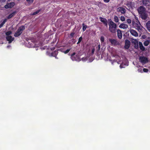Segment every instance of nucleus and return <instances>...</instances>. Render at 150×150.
I'll list each match as a JSON object with an SVG mask.
<instances>
[{
    "mask_svg": "<svg viewBox=\"0 0 150 150\" xmlns=\"http://www.w3.org/2000/svg\"><path fill=\"white\" fill-rule=\"evenodd\" d=\"M149 44V41L147 40L144 41V45L145 46H147Z\"/></svg>",
    "mask_w": 150,
    "mask_h": 150,
    "instance_id": "nucleus-26",
    "label": "nucleus"
},
{
    "mask_svg": "<svg viewBox=\"0 0 150 150\" xmlns=\"http://www.w3.org/2000/svg\"><path fill=\"white\" fill-rule=\"evenodd\" d=\"M117 35L118 38L120 39L122 37V31L119 29L117 30Z\"/></svg>",
    "mask_w": 150,
    "mask_h": 150,
    "instance_id": "nucleus-12",
    "label": "nucleus"
},
{
    "mask_svg": "<svg viewBox=\"0 0 150 150\" xmlns=\"http://www.w3.org/2000/svg\"><path fill=\"white\" fill-rule=\"evenodd\" d=\"M16 13H17V12H16V11H14L13 12V13H11V14H9L7 18L8 19H9L12 18V17H13L15 15V14H16Z\"/></svg>",
    "mask_w": 150,
    "mask_h": 150,
    "instance_id": "nucleus-17",
    "label": "nucleus"
},
{
    "mask_svg": "<svg viewBox=\"0 0 150 150\" xmlns=\"http://www.w3.org/2000/svg\"><path fill=\"white\" fill-rule=\"evenodd\" d=\"M74 35H75L74 32L71 33H70V38H73L74 36Z\"/></svg>",
    "mask_w": 150,
    "mask_h": 150,
    "instance_id": "nucleus-32",
    "label": "nucleus"
},
{
    "mask_svg": "<svg viewBox=\"0 0 150 150\" xmlns=\"http://www.w3.org/2000/svg\"><path fill=\"white\" fill-rule=\"evenodd\" d=\"M120 19L122 21H123L125 20V18L124 16H121L120 17Z\"/></svg>",
    "mask_w": 150,
    "mask_h": 150,
    "instance_id": "nucleus-31",
    "label": "nucleus"
},
{
    "mask_svg": "<svg viewBox=\"0 0 150 150\" xmlns=\"http://www.w3.org/2000/svg\"><path fill=\"white\" fill-rule=\"evenodd\" d=\"M120 67H121V68H122L123 67H122V65L121 64L120 65Z\"/></svg>",
    "mask_w": 150,
    "mask_h": 150,
    "instance_id": "nucleus-43",
    "label": "nucleus"
},
{
    "mask_svg": "<svg viewBox=\"0 0 150 150\" xmlns=\"http://www.w3.org/2000/svg\"><path fill=\"white\" fill-rule=\"evenodd\" d=\"M130 45V42L128 40H126L125 41V45L124 47L125 49H128Z\"/></svg>",
    "mask_w": 150,
    "mask_h": 150,
    "instance_id": "nucleus-11",
    "label": "nucleus"
},
{
    "mask_svg": "<svg viewBox=\"0 0 150 150\" xmlns=\"http://www.w3.org/2000/svg\"><path fill=\"white\" fill-rule=\"evenodd\" d=\"M140 14L141 17L142 19L144 20H145L146 19L147 16L145 13H145H141Z\"/></svg>",
    "mask_w": 150,
    "mask_h": 150,
    "instance_id": "nucleus-19",
    "label": "nucleus"
},
{
    "mask_svg": "<svg viewBox=\"0 0 150 150\" xmlns=\"http://www.w3.org/2000/svg\"><path fill=\"white\" fill-rule=\"evenodd\" d=\"M75 52H73L71 55V58L73 61H79L80 60V59L79 56L77 54L75 55Z\"/></svg>",
    "mask_w": 150,
    "mask_h": 150,
    "instance_id": "nucleus-4",
    "label": "nucleus"
},
{
    "mask_svg": "<svg viewBox=\"0 0 150 150\" xmlns=\"http://www.w3.org/2000/svg\"><path fill=\"white\" fill-rule=\"evenodd\" d=\"M130 32L131 34L132 35L135 37H137L138 36V34L136 30L133 29H130Z\"/></svg>",
    "mask_w": 150,
    "mask_h": 150,
    "instance_id": "nucleus-13",
    "label": "nucleus"
},
{
    "mask_svg": "<svg viewBox=\"0 0 150 150\" xmlns=\"http://www.w3.org/2000/svg\"><path fill=\"white\" fill-rule=\"evenodd\" d=\"M34 0H26V1L27 2L29 5H30V4L33 3Z\"/></svg>",
    "mask_w": 150,
    "mask_h": 150,
    "instance_id": "nucleus-24",
    "label": "nucleus"
},
{
    "mask_svg": "<svg viewBox=\"0 0 150 150\" xmlns=\"http://www.w3.org/2000/svg\"><path fill=\"white\" fill-rule=\"evenodd\" d=\"M95 51V49L94 48V47H93V48L92 49V50L91 55H92L94 54Z\"/></svg>",
    "mask_w": 150,
    "mask_h": 150,
    "instance_id": "nucleus-33",
    "label": "nucleus"
},
{
    "mask_svg": "<svg viewBox=\"0 0 150 150\" xmlns=\"http://www.w3.org/2000/svg\"><path fill=\"white\" fill-rule=\"evenodd\" d=\"M100 45H99L98 46V50H99L100 49Z\"/></svg>",
    "mask_w": 150,
    "mask_h": 150,
    "instance_id": "nucleus-40",
    "label": "nucleus"
},
{
    "mask_svg": "<svg viewBox=\"0 0 150 150\" xmlns=\"http://www.w3.org/2000/svg\"><path fill=\"white\" fill-rule=\"evenodd\" d=\"M25 27L24 25H21L19 28L15 33L14 36L16 37L19 36L21 35L23 31L25 30Z\"/></svg>",
    "mask_w": 150,
    "mask_h": 150,
    "instance_id": "nucleus-3",
    "label": "nucleus"
},
{
    "mask_svg": "<svg viewBox=\"0 0 150 150\" xmlns=\"http://www.w3.org/2000/svg\"><path fill=\"white\" fill-rule=\"evenodd\" d=\"M132 27L141 32L142 30L143 27L141 25L138 19L136 20V21H132Z\"/></svg>",
    "mask_w": 150,
    "mask_h": 150,
    "instance_id": "nucleus-1",
    "label": "nucleus"
},
{
    "mask_svg": "<svg viewBox=\"0 0 150 150\" xmlns=\"http://www.w3.org/2000/svg\"><path fill=\"white\" fill-rule=\"evenodd\" d=\"M12 33V32L11 31H7L6 33V35L7 36H10Z\"/></svg>",
    "mask_w": 150,
    "mask_h": 150,
    "instance_id": "nucleus-27",
    "label": "nucleus"
},
{
    "mask_svg": "<svg viewBox=\"0 0 150 150\" xmlns=\"http://www.w3.org/2000/svg\"><path fill=\"white\" fill-rule=\"evenodd\" d=\"M82 37L81 36V37H79V39L78 42L77 43V44H79L81 42V41L82 40Z\"/></svg>",
    "mask_w": 150,
    "mask_h": 150,
    "instance_id": "nucleus-30",
    "label": "nucleus"
},
{
    "mask_svg": "<svg viewBox=\"0 0 150 150\" xmlns=\"http://www.w3.org/2000/svg\"><path fill=\"white\" fill-rule=\"evenodd\" d=\"M103 1L107 3L110 1V0H103Z\"/></svg>",
    "mask_w": 150,
    "mask_h": 150,
    "instance_id": "nucleus-38",
    "label": "nucleus"
},
{
    "mask_svg": "<svg viewBox=\"0 0 150 150\" xmlns=\"http://www.w3.org/2000/svg\"><path fill=\"white\" fill-rule=\"evenodd\" d=\"M114 21L116 23H117L119 21V19L117 16H115L114 17Z\"/></svg>",
    "mask_w": 150,
    "mask_h": 150,
    "instance_id": "nucleus-22",
    "label": "nucleus"
},
{
    "mask_svg": "<svg viewBox=\"0 0 150 150\" xmlns=\"http://www.w3.org/2000/svg\"><path fill=\"white\" fill-rule=\"evenodd\" d=\"M109 41L110 42L112 45H115L117 44V41L115 39L109 38Z\"/></svg>",
    "mask_w": 150,
    "mask_h": 150,
    "instance_id": "nucleus-10",
    "label": "nucleus"
},
{
    "mask_svg": "<svg viewBox=\"0 0 150 150\" xmlns=\"http://www.w3.org/2000/svg\"><path fill=\"white\" fill-rule=\"evenodd\" d=\"M108 25L109 26V29L110 32L112 33H115L117 28L116 24L111 20L108 23Z\"/></svg>",
    "mask_w": 150,
    "mask_h": 150,
    "instance_id": "nucleus-2",
    "label": "nucleus"
},
{
    "mask_svg": "<svg viewBox=\"0 0 150 150\" xmlns=\"http://www.w3.org/2000/svg\"><path fill=\"white\" fill-rule=\"evenodd\" d=\"M6 21V19H4L3 22L0 24V28L3 26Z\"/></svg>",
    "mask_w": 150,
    "mask_h": 150,
    "instance_id": "nucleus-25",
    "label": "nucleus"
},
{
    "mask_svg": "<svg viewBox=\"0 0 150 150\" xmlns=\"http://www.w3.org/2000/svg\"><path fill=\"white\" fill-rule=\"evenodd\" d=\"M140 62L142 64H145L148 62V58L144 56H141L139 58Z\"/></svg>",
    "mask_w": 150,
    "mask_h": 150,
    "instance_id": "nucleus-5",
    "label": "nucleus"
},
{
    "mask_svg": "<svg viewBox=\"0 0 150 150\" xmlns=\"http://www.w3.org/2000/svg\"><path fill=\"white\" fill-rule=\"evenodd\" d=\"M58 54V52L57 51L55 50L54 52L51 53L52 56L55 57L57 59V56Z\"/></svg>",
    "mask_w": 150,
    "mask_h": 150,
    "instance_id": "nucleus-18",
    "label": "nucleus"
},
{
    "mask_svg": "<svg viewBox=\"0 0 150 150\" xmlns=\"http://www.w3.org/2000/svg\"><path fill=\"white\" fill-rule=\"evenodd\" d=\"M100 40L101 43H103L104 42V38L103 36H101L100 38Z\"/></svg>",
    "mask_w": 150,
    "mask_h": 150,
    "instance_id": "nucleus-29",
    "label": "nucleus"
},
{
    "mask_svg": "<svg viewBox=\"0 0 150 150\" xmlns=\"http://www.w3.org/2000/svg\"><path fill=\"white\" fill-rule=\"evenodd\" d=\"M119 28L124 29H126L128 27V25L125 23H122L119 26Z\"/></svg>",
    "mask_w": 150,
    "mask_h": 150,
    "instance_id": "nucleus-15",
    "label": "nucleus"
},
{
    "mask_svg": "<svg viewBox=\"0 0 150 150\" xmlns=\"http://www.w3.org/2000/svg\"><path fill=\"white\" fill-rule=\"evenodd\" d=\"M138 47V45L137 46H136V45L135 46V48H136V49Z\"/></svg>",
    "mask_w": 150,
    "mask_h": 150,
    "instance_id": "nucleus-41",
    "label": "nucleus"
},
{
    "mask_svg": "<svg viewBox=\"0 0 150 150\" xmlns=\"http://www.w3.org/2000/svg\"><path fill=\"white\" fill-rule=\"evenodd\" d=\"M99 19L101 21L103 22L105 25L107 27L108 26V22L107 19L102 17H100Z\"/></svg>",
    "mask_w": 150,
    "mask_h": 150,
    "instance_id": "nucleus-8",
    "label": "nucleus"
},
{
    "mask_svg": "<svg viewBox=\"0 0 150 150\" xmlns=\"http://www.w3.org/2000/svg\"><path fill=\"white\" fill-rule=\"evenodd\" d=\"M6 1V0H0V2L2 3H4Z\"/></svg>",
    "mask_w": 150,
    "mask_h": 150,
    "instance_id": "nucleus-39",
    "label": "nucleus"
},
{
    "mask_svg": "<svg viewBox=\"0 0 150 150\" xmlns=\"http://www.w3.org/2000/svg\"><path fill=\"white\" fill-rule=\"evenodd\" d=\"M82 26H83V28H82L83 30V31H84L86 30L87 27V25H85V24L84 23H83Z\"/></svg>",
    "mask_w": 150,
    "mask_h": 150,
    "instance_id": "nucleus-23",
    "label": "nucleus"
},
{
    "mask_svg": "<svg viewBox=\"0 0 150 150\" xmlns=\"http://www.w3.org/2000/svg\"><path fill=\"white\" fill-rule=\"evenodd\" d=\"M139 47L141 50L142 51H144L145 50V48L143 45L142 42H139Z\"/></svg>",
    "mask_w": 150,
    "mask_h": 150,
    "instance_id": "nucleus-20",
    "label": "nucleus"
},
{
    "mask_svg": "<svg viewBox=\"0 0 150 150\" xmlns=\"http://www.w3.org/2000/svg\"><path fill=\"white\" fill-rule=\"evenodd\" d=\"M40 10H38V11H36L33 13L32 14V15H35L38 14V13L40 12Z\"/></svg>",
    "mask_w": 150,
    "mask_h": 150,
    "instance_id": "nucleus-28",
    "label": "nucleus"
},
{
    "mask_svg": "<svg viewBox=\"0 0 150 150\" xmlns=\"http://www.w3.org/2000/svg\"><path fill=\"white\" fill-rule=\"evenodd\" d=\"M146 26L147 29L150 31V21H149L147 23Z\"/></svg>",
    "mask_w": 150,
    "mask_h": 150,
    "instance_id": "nucleus-21",
    "label": "nucleus"
},
{
    "mask_svg": "<svg viewBox=\"0 0 150 150\" xmlns=\"http://www.w3.org/2000/svg\"><path fill=\"white\" fill-rule=\"evenodd\" d=\"M149 70L148 69L146 68H144L143 71L144 72H147Z\"/></svg>",
    "mask_w": 150,
    "mask_h": 150,
    "instance_id": "nucleus-36",
    "label": "nucleus"
},
{
    "mask_svg": "<svg viewBox=\"0 0 150 150\" xmlns=\"http://www.w3.org/2000/svg\"><path fill=\"white\" fill-rule=\"evenodd\" d=\"M148 40L149 41V44L150 43V38H148Z\"/></svg>",
    "mask_w": 150,
    "mask_h": 150,
    "instance_id": "nucleus-42",
    "label": "nucleus"
},
{
    "mask_svg": "<svg viewBox=\"0 0 150 150\" xmlns=\"http://www.w3.org/2000/svg\"><path fill=\"white\" fill-rule=\"evenodd\" d=\"M71 49H67V50H66V51H64V52L65 53V54H67V53H68L69 52V51H70V50Z\"/></svg>",
    "mask_w": 150,
    "mask_h": 150,
    "instance_id": "nucleus-35",
    "label": "nucleus"
},
{
    "mask_svg": "<svg viewBox=\"0 0 150 150\" xmlns=\"http://www.w3.org/2000/svg\"><path fill=\"white\" fill-rule=\"evenodd\" d=\"M15 5L14 2H11L9 3H8L4 6V8H5L7 9L11 8L13 7Z\"/></svg>",
    "mask_w": 150,
    "mask_h": 150,
    "instance_id": "nucleus-7",
    "label": "nucleus"
},
{
    "mask_svg": "<svg viewBox=\"0 0 150 150\" xmlns=\"http://www.w3.org/2000/svg\"><path fill=\"white\" fill-rule=\"evenodd\" d=\"M137 11L139 14L145 13L146 12L145 8L143 6H140L137 9Z\"/></svg>",
    "mask_w": 150,
    "mask_h": 150,
    "instance_id": "nucleus-6",
    "label": "nucleus"
},
{
    "mask_svg": "<svg viewBox=\"0 0 150 150\" xmlns=\"http://www.w3.org/2000/svg\"><path fill=\"white\" fill-rule=\"evenodd\" d=\"M142 3L144 5L149 6L150 3L149 0H142Z\"/></svg>",
    "mask_w": 150,
    "mask_h": 150,
    "instance_id": "nucleus-16",
    "label": "nucleus"
},
{
    "mask_svg": "<svg viewBox=\"0 0 150 150\" xmlns=\"http://www.w3.org/2000/svg\"><path fill=\"white\" fill-rule=\"evenodd\" d=\"M127 22L128 23L130 24L131 22V20L130 19H128L127 20Z\"/></svg>",
    "mask_w": 150,
    "mask_h": 150,
    "instance_id": "nucleus-34",
    "label": "nucleus"
},
{
    "mask_svg": "<svg viewBox=\"0 0 150 150\" xmlns=\"http://www.w3.org/2000/svg\"><path fill=\"white\" fill-rule=\"evenodd\" d=\"M116 61L115 60H113V62H115Z\"/></svg>",
    "mask_w": 150,
    "mask_h": 150,
    "instance_id": "nucleus-44",
    "label": "nucleus"
},
{
    "mask_svg": "<svg viewBox=\"0 0 150 150\" xmlns=\"http://www.w3.org/2000/svg\"><path fill=\"white\" fill-rule=\"evenodd\" d=\"M6 38L7 40L8 41L9 43H11L14 39V38H12L11 36H7Z\"/></svg>",
    "mask_w": 150,
    "mask_h": 150,
    "instance_id": "nucleus-14",
    "label": "nucleus"
},
{
    "mask_svg": "<svg viewBox=\"0 0 150 150\" xmlns=\"http://www.w3.org/2000/svg\"><path fill=\"white\" fill-rule=\"evenodd\" d=\"M117 10L118 12L121 13H125L126 12L125 9L123 7H119L117 8Z\"/></svg>",
    "mask_w": 150,
    "mask_h": 150,
    "instance_id": "nucleus-9",
    "label": "nucleus"
},
{
    "mask_svg": "<svg viewBox=\"0 0 150 150\" xmlns=\"http://www.w3.org/2000/svg\"><path fill=\"white\" fill-rule=\"evenodd\" d=\"M138 71L139 72L142 73L143 72L142 69V68H139L138 69Z\"/></svg>",
    "mask_w": 150,
    "mask_h": 150,
    "instance_id": "nucleus-37",
    "label": "nucleus"
}]
</instances>
